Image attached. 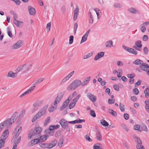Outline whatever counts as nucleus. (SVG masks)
Listing matches in <instances>:
<instances>
[{
  "label": "nucleus",
  "instance_id": "f704fd0d",
  "mask_svg": "<svg viewBox=\"0 0 149 149\" xmlns=\"http://www.w3.org/2000/svg\"><path fill=\"white\" fill-rule=\"evenodd\" d=\"M16 73H14L12 71L9 72L8 74V76L13 78L15 77L16 76Z\"/></svg>",
  "mask_w": 149,
  "mask_h": 149
},
{
  "label": "nucleus",
  "instance_id": "13d9d810",
  "mask_svg": "<svg viewBox=\"0 0 149 149\" xmlns=\"http://www.w3.org/2000/svg\"><path fill=\"white\" fill-rule=\"evenodd\" d=\"M132 91L133 93L136 95H137L138 94L139 91L138 89L137 88H135V89H133Z\"/></svg>",
  "mask_w": 149,
  "mask_h": 149
},
{
  "label": "nucleus",
  "instance_id": "4c0bfd02",
  "mask_svg": "<svg viewBox=\"0 0 149 149\" xmlns=\"http://www.w3.org/2000/svg\"><path fill=\"white\" fill-rule=\"evenodd\" d=\"M13 22L15 24L17 25L18 27H19L21 25V24L23 23L22 22L19 21L17 20H13Z\"/></svg>",
  "mask_w": 149,
  "mask_h": 149
},
{
  "label": "nucleus",
  "instance_id": "f3484780",
  "mask_svg": "<svg viewBox=\"0 0 149 149\" xmlns=\"http://www.w3.org/2000/svg\"><path fill=\"white\" fill-rule=\"evenodd\" d=\"M22 127H20L17 131L15 133V135L14 136L13 138L12 139V141H14L15 140V139L18 137L22 130Z\"/></svg>",
  "mask_w": 149,
  "mask_h": 149
},
{
  "label": "nucleus",
  "instance_id": "c85d7f7f",
  "mask_svg": "<svg viewBox=\"0 0 149 149\" xmlns=\"http://www.w3.org/2000/svg\"><path fill=\"white\" fill-rule=\"evenodd\" d=\"M45 79L44 78H41L38 79L36 81H35L33 84V85H36L37 84H39L42 82Z\"/></svg>",
  "mask_w": 149,
  "mask_h": 149
},
{
  "label": "nucleus",
  "instance_id": "774afa93",
  "mask_svg": "<svg viewBox=\"0 0 149 149\" xmlns=\"http://www.w3.org/2000/svg\"><path fill=\"white\" fill-rule=\"evenodd\" d=\"M114 6L116 8H120L122 7L121 4L119 3H116L114 4Z\"/></svg>",
  "mask_w": 149,
  "mask_h": 149
},
{
  "label": "nucleus",
  "instance_id": "ddd939ff",
  "mask_svg": "<svg viewBox=\"0 0 149 149\" xmlns=\"http://www.w3.org/2000/svg\"><path fill=\"white\" fill-rule=\"evenodd\" d=\"M87 96L88 98L92 102H95L97 100L96 97L91 93H88Z\"/></svg>",
  "mask_w": 149,
  "mask_h": 149
},
{
  "label": "nucleus",
  "instance_id": "473e14b6",
  "mask_svg": "<svg viewBox=\"0 0 149 149\" xmlns=\"http://www.w3.org/2000/svg\"><path fill=\"white\" fill-rule=\"evenodd\" d=\"M76 87L74 86V84L72 82L67 88V90L68 91H72Z\"/></svg>",
  "mask_w": 149,
  "mask_h": 149
},
{
  "label": "nucleus",
  "instance_id": "a19ab883",
  "mask_svg": "<svg viewBox=\"0 0 149 149\" xmlns=\"http://www.w3.org/2000/svg\"><path fill=\"white\" fill-rule=\"evenodd\" d=\"M101 123L104 126L106 127L109 125V124L105 120H101Z\"/></svg>",
  "mask_w": 149,
  "mask_h": 149
},
{
  "label": "nucleus",
  "instance_id": "79ce46f5",
  "mask_svg": "<svg viewBox=\"0 0 149 149\" xmlns=\"http://www.w3.org/2000/svg\"><path fill=\"white\" fill-rule=\"evenodd\" d=\"M121 126L124 129L126 132H128L129 129L128 127H127L125 124H121Z\"/></svg>",
  "mask_w": 149,
  "mask_h": 149
},
{
  "label": "nucleus",
  "instance_id": "9d476101",
  "mask_svg": "<svg viewBox=\"0 0 149 149\" xmlns=\"http://www.w3.org/2000/svg\"><path fill=\"white\" fill-rule=\"evenodd\" d=\"M42 129L40 127L35 128L33 132V135L36 136L37 137L40 136V133L42 132Z\"/></svg>",
  "mask_w": 149,
  "mask_h": 149
},
{
  "label": "nucleus",
  "instance_id": "0e129e2a",
  "mask_svg": "<svg viewBox=\"0 0 149 149\" xmlns=\"http://www.w3.org/2000/svg\"><path fill=\"white\" fill-rule=\"evenodd\" d=\"M63 143V140L62 139H61L59 140L58 143V146L59 147H61Z\"/></svg>",
  "mask_w": 149,
  "mask_h": 149
},
{
  "label": "nucleus",
  "instance_id": "58836bf2",
  "mask_svg": "<svg viewBox=\"0 0 149 149\" xmlns=\"http://www.w3.org/2000/svg\"><path fill=\"white\" fill-rule=\"evenodd\" d=\"M94 21V18L93 15H91L89 16L88 22L90 24H92Z\"/></svg>",
  "mask_w": 149,
  "mask_h": 149
},
{
  "label": "nucleus",
  "instance_id": "338daca9",
  "mask_svg": "<svg viewBox=\"0 0 149 149\" xmlns=\"http://www.w3.org/2000/svg\"><path fill=\"white\" fill-rule=\"evenodd\" d=\"M141 129L142 130L145 131H147L148 130L147 127L145 125H144L141 127Z\"/></svg>",
  "mask_w": 149,
  "mask_h": 149
},
{
  "label": "nucleus",
  "instance_id": "09e8293b",
  "mask_svg": "<svg viewBox=\"0 0 149 149\" xmlns=\"http://www.w3.org/2000/svg\"><path fill=\"white\" fill-rule=\"evenodd\" d=\"M136 148L137 149H145L143 146L140 144L136 145Z\"/></svg>",
  "mask_w": 149,
  "mask_h": 149
},
{
  "label": "nucleus",
  "instance_id": "603ef678",
  "mask_svg": "<svg viewBox=\"0 0 149 149\" xmlns=\"http://www.w3.org/2000/svg\"><path fill=\"white\" fill-rule=\"evenodd\" d=\"M36 85H33V86L30 88L29 89L27 90V91L29 94V93H31L35 88Z\"/></svg>",
  "mask_w": 149,
  "mask_h": 149
},
{
  "label": "nucleus",
  "instance_id": "4d7b16f0",
  "mask_svg": "<svg viewBox=\"0 0 149 149\" xmlns=\"http://www.w3.org/2000/svg\"><path fill=\"white\" fill-rule=\"evenodd\" d=\"M115 101L114 99H109L108 100V102L109 104H113Z\"/></svg>",
  "mask_w": 149,
  "mask_h": 149
},
{
  "label": "nucleus",
  "instance_id": "7ed1b4c3",
  "mask_svg": "<svg viewBox=\"0 0 149 149\" xmlns=\"http://www.w3.org/2000/svg\"><path fill=\"white\" fill-rule=\"evenodd\" d=\"M69 122L70 121L68 122L66 121L65 119H62L60 121L59 123L63 128L66 129L67 130L69 131L70 129L68 126Z\"/></svg>",
  "mask_w": 149,
  "mask_h": 149
},
{
  "label": "nucleus",
  "instance_id": "e433bc0d",
  "mask_svg": "<svg viewBox=\"0 0 149 149\" xmlns=\"http://www.w3.org/2000/svg\"><path fill=\"white\" fill-rule=\"evenodd\" d=\"M96 137L97 139L99 141H101L102 140L101 135L100 132H97Z\"/></svg>",
  "mask_w": 149,
  "mask_h": 149
},
{
  "label": "nucleus",
  "instance_id": "e2e57ef3",
  "mask_svg": "<svg viewBox=\"0 0 149 149\" xmlns=\"http://www.w3.org/2000/svg\"><path fill=\"white\" fill-rule=\"evenodd\" d=\"M50 118L49 116L45 120L44 125H47L48 123H49L50 121Z\"/></svg>",
  "mask_w": 149,
  "mask_h": 149
},
{
  "label": "nucleus",
  "instance_id": "39448f33",
  "mask_svg": "<svg viewBox=\"0 0 149 149\" xmlns=\"http://www.w3.org/2000/svg\"><path fill=\"white\" fill-rule=\"evenodd\" d=\"M81 95L80 94L78 95L76 97H75L72 101L71 102L69 105V108L70 109L73 108L75 105L78 100L80 98Z\"/></svg>",
  "mask_w": 149,
  "mask_h": 149
},
{
  "label": "nucleus",
  "instance_id": "de8ad7c7",
  "mask_svg": "<svg viewBox=\"0 0 149 149\" xmlns=\"http://www.w3.org/2000/svg\"><path fill=\"white\" fill-rule=\"evenodd\" d=\"M23 65H22L19 67L17 68L16 70V71L17 72H19L21 71H23Z\"/></svg>",
  "mask_w": 149,
  "mask_h": 149
},
{
  "label": "nucleus",
  "instance_id": "423d86ee",
  "mask_svg": "<svg viewBox=\"0 0 149 149\" xmlns=\"http://www.w3.org/2000/svg\"><path fill=\"white\" fill-rule=\"evenodd\" d=\"M122 47L125 50L129 53L135 55L137 54V52L133 48L127 47L125 45H123Z\"/></svg>",
  "mask_w": 149,
  "mask_h": 149
},
{
  "label": "nucleus",
  "instance_id": "6e6552de",
  "mask_svg": "<svg viewBox=\"0 0 149 149\" xmlns=\"http://www.w3.org/2000/svg\"><path fill=\"white\" fill-rule=\"evenodd\" d=\"M139 68L142 70L148 72H149V65L143 63L141 65H140Z\"/></svg>",
  "mask_w": 149,
  "mask_h": 149
},
{
  "label": "nucleus",
  "instance_id": "4be33fe9",
  "mask_svg": "<svg viewBox=\"0 0 149 149\" xmlns=\"http://www.w3.org/2000/svg\"><path fill=\"white\" fill-rule=\"evenodd\" d=\"M91 79V77H89L85 78L84 80L81 82V85L82 86H84L85 85L88 84L89 81Z\"/></svg>",
  "mask_w": 149,
  "mask_h": 149
},
{
  "label": "nucleus",
  "instance_id": "5fc2aeb1",
  "mask_svg": "<svg viewBox=\"0 0 149 149\" xmlns=\"http://www.w3.org/2000/svg\"><path fill=\"white\" fill-rule=\"evenodd\" d=\"M74 36H70L69 37V44H72L73 41Z\"/></svg>",
  "mask_w": 149,
  "mask_h": 149
},
{
  "label": "nucleus",
  "instance_id": "8fccbe9b",
  "mask_svg": "<svg viewBox=\"0 0 149 149\" xmlns=\"http://www.w3.org/2000/svg\"><path fill=\"white\" fill-rule=\"evenodd\" d=\"M51 27V23L49 22L47 23V24L46 28L47 29V31L48 32L50 30V28Z\"/></svg>",
  "mask_w": 149,
  "mask_h": 149
},
{
  "label": "nucleus",
  "instance_id": "9b49d317",
  "mask_svg": "<svg viewBox=\"0 0 149 149\" xmlns=\"http://www.w3.org/2000/svg\"><path fill=\"white\" fill-rule=\"evenodd\" d=\"M63 95V93H60L58 95L53 103L54 104H56L57 105L60 102L62 98Z\"/></svg>",
  "mask_w": 149,
  "mask_h": 149
},
{
  "label": "nucleus",
  "instance_id": "72a5a7b5",
  "mask_svg": "<svg viewBox=\"0 0 149 149\" xmlns=\"http://www.w3.org/2000/svg\"><path fill=\"white\" fill-rule=\"evenodd\" d=\"M40 142L39 139H36L33 140H32L30 142V143H31V145H32L39 143Z\"/></svg>",
  "mask_w": 149,
  "mask_h": 149
},
{
  "label": "nucleus",
  "instance_id": "680f3d73",
  "mask_svg": "<svg viewBox=\"0 0 149 149\" xmlns=\"http://www.w3.org/2000/svg\"><path fill=\"white\" fill-rule=\"evenodd\" d=\"M78 24L77 23H75L74 25V34L76 33V30L77 29Z\"/></svg>",
  "mask_w": 149,
  "mask_h": 149
},
{
  "label": "nucleus",
  "instance_id": "4468645a",
  "mask_svg": "<svg viewBox=\"0 0 149 149\" xmlns=\"http://www.w3.org/2000/svg\"><path fill=\"white\" fill-rule=\"evenodd\" d=\"M2 123V124L4 125H3L4 127L7 126V127H10L13 123L11 120V119L8 118Z\"/></svg>",
  "mask_w": 149,
  "mask_h": 149
},
{
  "label": "nucleus",
  "instance_id": "cd10ccee",
  "mask_svg": "<svg viewBox=\"0 0 149 149\" xmlns=\"http://www.w3.org/2000/svg\"><path fill=\"white\" fill-rule=\"evenodd\" d=\"M143 63V61H142L140 59H137L134 61L133 63L134 64L139 65L140 66V65H141Z\"/></svg>",
  "mask_w": 149,
  "mask_h": 149
},
{
  "label": "nucleus",
  "instance_id": "bf43d9fd",
  "mask_svg": "<svg viewBox=\"0 0 149 149\" xmlns=\"http://www.w3.org/2000/svg\"><path fill=\"white\" fill-rule=\"evenodd\" d=\"M134 130L140 131L139 130L140 128V125H136L134 126Z\"/></svg>",
  "mask_w": 149,
  "mask_h": 149
},
{
  "label": "nucleus",
  "instance_id": "a211bd4d",
  "mask_svg": "<svg viewBox=\"0 0 149 149\" xmlns=\"http://www.w3.org/2000/svg\"><path fill=\"white\" fill-rule=\"evenodd\" d=\"M70 101V100H68V98L63 103L62 106L60 109V110H62L66 107L68 106V104Z\"/></svg>",
  "mask_w": 149,
  "mask_h": 149
},
{
  "label": "nucleus",
  "instance_id": "dca6fc26",
  "mask_svg": "<svg viewBox=\"0 0 149 149\" xmlns=\"http://www.w3.org/2000/svg\"><path fill=\"white\" fill-rule=\"evenodd\" d=\"M90 30H89L88 31H87L86 33L83 36L81 40V41L80 43L81 44L82 43L85 42L87 40V37L89 34V31Z\"/></svg>",
  "mask_w": 149,
  "mask_h": 149
},
{
  "label": "nucleus",
  "instance_id": "6e6d98bb",
  "mask_svg": "<svg viewBox=\"0 0 149 149\" xmlns=\"http://www.w3.org/2000/svg\"><path fill=\"white\" fill-rule=\"evenodd\" d=\"M98 145H100V144L99 143H97L95 144V145H94L93 146V149H100L102 148L101 147H100Z\"/></svg>",
  "mask_w": 149,
  "mask_h": 149
},
{
  "label": "nucleus",
  "instance_id": "aec40b11",
  "mask_svg": "<svg viewBox=\"0 0 149 149\" xmlns=\"http://www.w3.org/2000/svg\"><path fill=\"white\" fill-rule=\"evenodd\" d=\"M79 12V8L78 7H77L74 10V15L73 19L75 20L78 16Z\"/></svg>",
  "mask_w": 149,
  "mask_h": 149
},
{
  "label": "nucleus",
  "instance_id": "a878e982",
  "mask_svg": "<svg viewBox=\"0 0 149 149\" xmlns=\"http://www.w3.org/2000/svg\"><path fill=\"white\" fill-rule=\"evenodd\" d=\"M21 139V136H19L18 139L15 141V140L14 142V148H17V146L18 143L20 142Z\"/></svg>",
  "mask_w": 149,
  "mask_h": 149
},
{
  "label": "nucleus",
  "instance_id": "5701e85b",
  "mask_svg": "<svg viewBox=\"0 0 149 149\" xmlns=\"http://www.w3.org/2000/svg\"><path fill=\"white\" fill-rule=\"evenodd\" d=\"M57 105L54 104L53 103L50 107L49 109V111L50 112H52L54 111L57 108Z\"/></svg>",
  "mask_w": 149,
  "mask_h": 149
},
{
  "label": "nucleus",
  "instance_id": "69168bd1",
  "mask_svg": "<svg viewBox=\"0 0 149 149\" xmlns=\"http://www.w3.org/2000/svg\"><path fill=\"white\" fill-rule=\"evenodd\" d=\"M26 110L25 109H22L19 115V116L23 117V116L25 114Z\"/></svg>",
  "mask_w": 149,
  "mask_h": 149
},
{
  "label": "nucleus",
  "instance_id": "20e7f679",
  "mask_svg": "<svg viewBox=\"0 0 149 149\" xmlns=\"http://www.w3.org/2000/svg\"><path fill=\"white\" fill-rule=\"evenodd\" d=\"M44 102L43 100H38L35 102L33 104V108L32 110L33 112L35 111L40 107Z\"/></svg>",
  "mask_w": 149,
  "mask_h": 149
},
{
  "label": "nucleus",
  "instance_id": "052dcab7",
  "mask_svg": "<svg viewBox=\"0 0 149 149\" xmlns=\"http://www.w3.org/2000/svg\"><path fill=\"white\" fill-rule=\"evenodd\" d=\"M90 114L91 116L93 117H96V114L95 112L93 110H90Z\"/></svg>",
  "mask_w": 149,
  "mask_h": 149
},
{
  "label": "nucleus",
  "instance_id": "3c124183",
  "mask_svg": "<svg viewBox=\"0 0 149 149\" xmlns=\"http://www.w3.org/2000/svg\"><path fill=\"white\" fill-rule=\"evenodd\" d=\"M10 27H8L7 28L8 30V36L10 38H12L13 36L12 33L10 31Z\"/></svg>",
  "mask_w": 149,
  "mask_h": 149
},
{
  "label": "nucleus",
  "instance_id": "c9c22d12",
  "mask_svg": "<svg viewBox=\"0 0 149 149\" xmlns=\"http://www.w3.org/2000/svg\"><path fill=\"white\" fill-rule=\"evenodd\" d=\"M144 93L145 97L146 98L148 97L149 96V89L148 88H146L144 91Z\"/></svg>",
  "mask_w": 149,
  "mask_h": 149
},
{
  "label": "nucleus",
  "instance_id": "b1692460",
  "mask_svg": "<svg viewBox=\"0 0 149 149\" xmlns=\"http://www.w3.org/2000/svg\"><path fill=\"white\" fill-rule=\"evenodd\" d=\"M113 43L112 41L109 40L107 42L105 45L106 47L110 48L113 46Z\"/></svg>",
  "mask_w": 149,
  "mask_h": 149
},
{
  "label": "nucleus",
  "instance_id": "c756f323",
  "mask_svg": "<svg viewBox=\"0 0 149 149\" xmlns=\"http://www.w3.org/2000/svg\"><path fill=\"white\" fill-rule=\"evenodd\" d=\"M134 139L135 141L137 142V144H141L142 142L140 139L137 136L135 135L133 136Z\"/></svg>",
  "mask_w": 149,
  "mask_h": 149
},
{
  "label": "nucleus",
  "instance_id": "c03bdc74",
  "mask_svg": "<svg viewBox=\"0 0 149 149\" xmlns=\"http://www.w3.org/2000/svg\"><path fill=\"white\" fill-rule=\"evenodd\" d=\"M124 106L123 104L120 103V104L119 107V108L122 112H124L125 109H124Z\"/></svg>",
  "mask_w": 149,
  "mask_h": 149
},
{
  "label": "nucleus",
  "instance_id": "864d4df0",
  "mask_svg": "<svg viewBox=\"0 0 149 149\" xmlns=\"http://www.w3.org/2000/svg\"><path fill=\"white\" fill-rule=\"evenodd\" d=\"M17 118V116L15 114H14L13 115L11 118H10V119H11V120L12 121V123H13L15 121H16Z\"/></svg>",
  "mask_w": 149,
  "mask_h": 149
},
{
  "label": "nucleus",
  "instance_id": "393cba45",
  "mask_svg": "<svg viewBox=\"0 0 149 149\" xmlns=\"http://www.w3.org/2000/svg\"><path fill=\"white\" fill-rule=\"evenodd\" d=\"M48 137V136L47 135H45L40 136L38 139H39L40 142H43L46 140Z\"/></svg>",
  "mask_w": 149,
  "mask_h": 149
},
{
  "label": "nucleus",
  "instance_id": "6ab92c4d",
  "mask_svg": "<svg viewBox=\"0 0 149 149\" xmlns=\"http://www.w3.org/2000/svg\"><path fill=\"white\" fill-rule=\"evenodd\" d=\"M28 9L30 15H34L35 14L36 10L34 8L31 6H29L28 7Z\"/></svg>",
  "mask_w": 149,
  "mask_h": 149
},
{
  "label": "nucleus",
  "instance_id": "412c9836",
  "mask_svg": "<svg viewBox=\"0 0 149 149\" xmlns=\"http://www.w3.org/2000/svg\"><path fill=\"white\" fill-rule=\"evenodd\" d=\"M72 83L74 84V86L76 88L79 86L80 85H81V81L78 80H76L73 81Z\"/></svg>",
  "mask_w": 149,
  "mask_h": 149
},
{
  "label": "nucleus",
  "instance_id": "ea45409f",
  "mask_svg": "<svg viewBox=\"0 0 149 149\" xmlns=\"http://www.w3.org/2000/svg\"><path fill=\"white\" fill-rule=\"evenodd\" d=\"M141 41L138 40L135 42V45H136L139 48H141L142 45L141 44Z\"/></svg>",
  "mask_w": 149,
  "mask_h": 149
},
{
  "label": "nucleus",
  "instance_id": "0eeeda50",
  "mask_svg": "<svg viewBox=\"0 0 149 149\" xmlns=\"http://www.w3.org/2000/svg\"><path fill=\"white\" fill-rule=\"evenodd\" d=\"M23 45L22 41L21 40H19L12 46V49H17L21 47Z\"/></svg>",
  "mask_w": 149,
  "mask_h": 149
},
{
  "label": "nucleus",
  "instance_id": "f03ea898",
  "mask_svg": "<svg viewBox=\"0 0 149 149\" xmlns=\"http://www.w3.org/2000/svg\"><path fill=\"white\" fill-rule=\"evenodd\" d=\"M57 143V141L54 140L49 143H43L39 144L40 147L43 149H51L55 146Z\"/></svg>",
  "mask_w": 149,
  "mask_h": 149
},
{
  "label": "nucleus",
  "instance_id": "f8f14e48",
  "mask_svg": "<svg viewBox=\"0 0 149 149\" xmlns=\"http://www.w3.org/2000/svg\"><path fill=\"white\" fill-rule=\"evenodd\" d=\"M9 134V131L8 129L5 130L2 134L0 137V139L5 141L7 139Z\"/></svg>",
  "mask_w": 149,
  "mask_h": 149
},
{
  "label": "nucleus",
  "instance_id": "1a4fd4ad",
  "mask_svg": "<svg viewBox=\"0 0 149 149\" xmlns=\"http://www.w3.org/2000/svg\"><path fill=\"white\" fill-rule=\"evenodd\" d=\"M22 65L23 66V73L27 72L29 70H31L32 66V64H25Z\"/></svg>",
  "mask_w": 149,
  "mask_h": 149
},
{
  "label": "nucleus",
  "instance_id": "bb28decb",
  "mask_svg": "<svg viewBox=\"0 0 149 149\" xmlns=\"http://www.w3.org/2000/svg\"><path fill=\"white\" fill-rule=\"evenodd\" d=\"M85 121L84 119H80L78 120H76L73 121H71L69 122V123L71 124H76L77 123H81L84 122Z\"/></svg>",
  "mask_w": 149,
  "mask_h": 149
},
{
  "label": "nucleus",
  "instance_id": "49530a36",
  "mask_svg": "<svg viewBox=\"0 0 149 149\" xmlns=\"http://www.w3.org/2000/svg\"><path fill=\"white\" fill-rule=\"evenodd\" d=\"M77 94V93L75 92H74L72 95L69 96V97L68 98V100H71V99H72V97H74V96H76Z\"/></svg>",
  "mask_w": 149,
  "mask_h": 149
},
{
  "label": "nucleus",
  "instance_id": "a18cd8bd",
  "mask_svg": "<svg viewBox=\"0 0 149 149\" xmlns=\"http://www.w3.org/2000/svg\"><path fill=\"white\" fill-rule=\"evenodd\" d=\"M93 55L92 53H88L85 56H84V59H86L88 58H89L90 57H91Z\"/></svg>",
  "mask_w": 149,
  "mask_h": 149
},
{
  "label": "nucleus",
  "instance_id": "2f4dec72",
  "mask_svg": "<svg viewBox=\"0 0 149 149\" xmlns=\"http://www.w3.org/2000/svg\"><path fill=\"white\" fill-rule=\"evenodd\" d=\"M128 10L132 13L135 14L139 13L138 11L133 8H131L128 9Z\"/></svg>",
  "mask_w": 149,
  "mask_h": 149
},
{
  "label": "nucleus",
  "instance_id": "f257e3e1",
  "mask_svg": "<svg viewBox=\"0 0 149 149\" xmlns=\"http://www.w3.org/2000/svg\"><path fill=\"white\" fill-rule=\"evenodd\" d=\"M48 107V105H46L40 110L33 118L32 120V122H34L42 116H45V115L46 114V111Z\"/></svg>",
  "mask_w": 149,
  "mask_h": 149
},
{
  "label": "nucleus",
  "instance_id": "37998d69",
  "mask_svg": "<svg viewBox=\"0 0 149 149\" xmlns=\"http://www.w3.org/2000/svg\"><path fill=\"white\" fill-rule=\"evenodd\" d=\"M5 141L0 139V149L3 147L4 145Z\"/></svg>",
  "mask_w": 149,
  "mask_h": 149
},
{
  "label": "nucleus",
  "instance_id": "7c9ffc66",
  "mask_svg": "<svg viewBox=\"0 0 149 149\" xmlns=\"http://www.w3.org/2000/svg\"><path fill=\"white\" fill-rule=\"evenodd\" d=\"M108 112L109 113L113 116L115 117L117 116V114L116 112L113 110L109 109Z\"/></svg>",
  "mask_w": 149,
  "mask_h": 149
},
{
  "label": "nucleus",
  "instance_id": "2eb2a0df",
  "mask_svg": "<svg viewBox=\"0 0 149 149\" xmlns=\"http://www.w3.org/2000/svg\"><path fill=\"white\" fill-rule=\"evenodd\" d=\"M104 55V53L103 52H101L98 53L95 57L94 60L97 61L99 58L102 57Z\"/></svg>",
  "mask_w": 149,
  "mask_h": 149
}]
</instances>
